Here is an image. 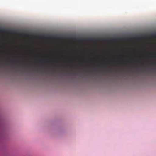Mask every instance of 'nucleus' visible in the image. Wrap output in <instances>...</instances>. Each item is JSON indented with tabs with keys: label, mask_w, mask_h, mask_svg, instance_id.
<instances>
[{
	"label": "nucleus",
	"mask_w": 156,
	"mask_h": 156,
	"mask_svg": "<svg viewBox=\"0 0 156 156\" xmlns=\"http://www.w3.org/2000/svg\"><path fill=\"white\" fill-rule=\"evenodd\" d=\"M151 64L153 65H155L156 64L155 62H153L151 63Z\"/></svg>",
	"instance_id": "obj_1"
},
{
	"label": "nucleus",
	"mask_w": 156,
	"mask_h": 156,
	"mask_svg": "<svg viewBox=\"0 0 156 156\" xmlns=\"http://www.w3.org/2000/svg\"><path fill=\"white\" fill-rule=\"evenodd\" d=\"M151 57L155 58V57H156V55H151Z\"/></svg>",
	"instance_id": "obj_2"
},
{
	"label": "nucleus",
	"mask_w": 156,
	"mask_h": 156,
	"mask_svg": "<svg viewBox=\"0 0 156 156\" xmlns=\"http://www.w3.org/2000/svg\"><path fill=\"white\" fill-rule=\"evenodd\" d=\"M35 59L37 60H39V59L38 58H36Z\"/></svg>",
	"instance_id": "obj_3"
}]
</instances>
